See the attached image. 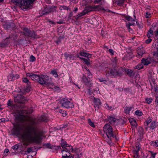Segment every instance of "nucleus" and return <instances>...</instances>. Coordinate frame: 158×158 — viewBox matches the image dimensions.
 I'll list each match as a JSON object with an SVG mask.
<instances>
[{
  "mask_svg": "<svg viewBox=\"0 0 158 158\" xmlns=\"http://www.w3.org/2000/svg\"><path fill=\"white\" fill-rule=\"evenodd\" d=\"M50 23H52V24H54V22H52V21H50Z\"/></svg>",
  "mask_w": 158,
  "mask_h": 158,
  "instance_id": "nucleus-60",
  "label": "nucleus"
},
{
  "mask_svg": "<svg viewBox=\"0 0 158 158\" xmlns=\"http://www.w3.org/2000/svg\"><path fill=\"white\" fill-rule=\"evenodd\" d=\"M104 106L106 108L111 110H112L116 108V107H115L114 106H109L107 103H105L104 104Z\"/></svg>",
  "mask_w": 158,
  "mask_h": 158,
  "instance_id": "nucleus-20",
  "label": "nucleus"
},
{
  "mask_svg": "<svg viewBox=\"0 0 158 158\" xmlns=\"http://www.w3.org/2000/svg\"><path fill=\"white\" fill-rule=\"evenodd\" d=\"M51 74L55 77L57 78L58 77V75L56 71L55 70H52L51 71Z\"/></svg>",
  "mask_w": 158,
  "mask_h": 158,
  "instance_id": "nucleus-24",
  "label": "nucleus"
},
{
  "mask_svg": "<svg viewBox=\"0 0 158 158\" xmlns=\"http://www.w3.org/2000/svg\"><path fill=\"white\" fill-rule=\"evenodd\" d=\"M152 40L151 39L149 38L145 41V42L147 44H149L151 42Z\"/></svg>",
  "mask_w": 158,
  "mask_h": 158,
  "instance_id": "nucleus-43",
  "label": "nucleus"
},
{
  "mask_svg": "<svg viewBox=\"0 0 158 158\" xmlns=\"http://www.w3.org/2000/svg\"><path fill=\"white\" fill-rule=\"evenodd\" d=\"M146 52L145 50L143 49L138 50L137 52V56L139 58H140L142 57V55L145 54Z\"/></svg>",
  "mask_w": 158,
  "mask_h": 158,
  "instance_id": "nucleus-14",
  "label": "nucleus"
},
{
  "mask_svg": "<svg viewBox=\"0 0 158 158\" xmlns=\"http://www.w3.org/2000/svg\"><path fill=\"white\" fill-rule=\"evenodd\" d=\"M147 103L148 104H150L153 101V99L151 98H147L145 99Z\"/></svg>",
  "mask_w": 158,
  "mask_h": 158,
  "instance_id": "nucleus-29",
  "label": "nucleus"
},
{
  "mask_svg": "<svg viewBox=\"0 0 158 158\" xmlns=\"http://www.w3.org/2000/svg\"><path fill=\"white\" fill-rule=\"evenodd\" d=\"M39 79L38 80V82L39 83L40 80H42V79H44L45 80H49V77L48 76L46 75H41L39 76Z\"/></svg>",
  "mask_w": 158,
  "mask_h": 158,
  "instance_id": "nucleus-21",
  "label": "nucleus"
},
{
  "mask_svg": "<svg viewBox=\"0 0 158 158\" xmlns=\"http://www.w3.org/2000/svg\"><path fill=\"white\" fill-rule=\"evenodd\" d=\"M68 145L67 144L65 143H64L62 144L61 146L65 150L69 152V153H70V152L73 151V147L71 146H68Z\"/></svg>",
  "mask_w": 158,
  "mask_h": 158,
  "instance_id": "nucleus-8",
  "label": "nucleus"
},
{
  "mask_svg": "<svg viewBox=\"0 0 158 158\" xmlns=\"http://www.w3.org/2000/svg\"><path fill=\"white\" fill-rule=\"evenodd\" d=\"M95 109L98 112V109L99 108V106L98 105H96L94 106Z\"/></svg>",
  "mask_w": 158,
  "mask_h": 158,
  "instance_id": "nucleus-50",
  "label": "nucleus"
},
{
  "mask_svg": "<svg viewBox=\"0 0 158 158\" xmlns=\"http://www.w3.org/2000/svg\"><path fill=\"white\" fill-rule=\"evenodd\" d=\"M30 61L32 62L34 61L35 58L33 56H31L30 57Z\"/></svg>",
  "mask_w": 158,
  "mask_h": 158,
  "instance_id": "nucleus-41",
  "label": "nucleus"
},
{
  "mask_svg": "<svg viewBox=\"0 0 158 158\" xmlns=\"http://www.w3.org/2000/svg\"><path fill=\"white\" fill-rule=\"evenodd\" d=\"M109 139H110V140L111 139V138H110H110H109ZM108 143L109 144H110V145L111 144V141L110 140H108Z\"/></svg>",
  "mask_w": 158,
  "mask_h": 158,
  "instance_id": "nucleus-56",
  "label": "nucleus"
},
{
  "mask_svg": "<svg viewBox=\"0 0 158 158\" xmlns=\"http://www.w3.org/2000/svg\"><path fill=\"white\" fill-rule=\"evenodd\" d=\"M78 10V9L77 8H75L74 9V11L75 12V13H76V12Z\"/></svg>",
  "mask_w": 158,
  "mask_h": 158,
  "instance_id": "nucleus-55",
  "label": "nucleus"
},
{
  "mask_svg": "<svg viewBox=\"0 0 158 158\" xmlns=\"http://www.w3.org/2000/svg\"><path fill=\"white\" fill-rule=\"evenodd\" d=\"M81 56L86 57L88 58L91 57V55L89 53H87L84 52H81L80 53Z\"/></svg>",
  "mask_w": 158,
  "mask_h": 158,
  "instance_id": "nucleus-18",
  "label": "nucleus"
},
{
  "mask_svg": "<svg viewBox=\"0 0 158 158\" xmlns=\"http://www.w3.org/2000/svg\"><path fill=\"white\" fill-rule=\"evenodd\" d=\"M103 10V9L101 7H99V11L100 10Z\"/></svg>",
  "mask_w": 158,
  "mask_h": 158,
  "instance_id": "nucleus-61",
  "label": "nucleus"
},
{
  "mask_svg": "<svg viewBox=\"0 0 158 158\" xmlns=\"http://www.w3.org/2000/svg\"><path fill=\"white\" fill-rule=\"evenodd\" d=\"M2 108L1 107V105H0V110H2Z\"/></svg>",
  "mask_w": 158,
  "mask_h": 158,
  "instance_id": "nucleus-63",
  "label": "nucleus"
},
{
  "mask_svg": "<svg viewBox=\"0 0 158 158\" xmlns=\"http://www.w3.org/2000/svg\"><path fill=\"white\" fill-rule=\"evenodd\" d=\"M87 75L88 77L89 78H91L92 77V74L89 71L87 70Z\"/></svg>",
  "mask_w": 158,
  "mask_h": 158,
  "instance_id": "nucleus-42",
  "label": "nucleus"
},
{
  "mask_svg": "<svg viewBox=\"0 0 158 158\" xmlns=\"http://www.w3.org/2000/svg\"><path fill=\"white\" fill-rule=\"evenodd\" d=\"M145 16L146 18H149L151 16V14L149 12H147L146 13Z\"/></svg>",
  "mask_w": 158,
  "mask_h": 158,
  "instance_id": "nucleus-40",
  "label": "nucleus"
},
{
  "mask_svg": "<svg viewBox=\"0 0 158 158\" xmlns=\"http://www.w3.org/2000/svg\"><path fill=\"white\" fill-rule=\"evenodd\" d=\"M60 103L62 106L66 108H72L73 107L74 105L67 98H62L60 100Z\"/></svg>",
  "mask_w": 158,
  "mask_h": 158,
  "instance_id": "nucleus-4",
  "label": "nucleus"
},
{
  "mask_svg": "<svg viewBox=\"0 0 158 158\" xmlns=\"http://www.w3.org/2000/svg\"><path fill=\"white\" fill-rule=\"evenodd\" d=\"M44 146L46 148H52L53 147V145L50 143L46 144L44 145Z\"/></svg>",
  "mask_w": 158,
  "mask_h": 158,
  "instance_id": "nucleus-34",
  "label": "nucleus"
},
{
  "mask_svg": "<svg viewBox=\"0 0 158 158\" xmlns=\"http://www.w3.org/2000/svg\"><path fill=\"white\" fill-rule=\"evenodd\" d=\"M131 53L130 54H129V56H128V59H129V58L132 57V56H131Z\"/></svg>",
  "mask_w": 158,
  "mask_h": 158,
  "instance_id": "nucleus-57",
  "label": "nucleus"
},
{
  "mask_svg": "<svg viewBox=\"0 0 158 158\" xmlns=\"http://www.w3.org/2000/svg\"><path fill=\"white\" fill-rule=\"evenodd\" d=\"M126 19L129 21V23L126 24V26L128 29H130V27L132 25H135L137 23L136 21L133 19L129 16H127L126 18Z\"/></svg>",
  "mask_w": 158,
  "mask_h": 158,
  "instance_id": "nucleus-6",
  "label": "nucleus"
},
{
  "mask_svg": "<svg viewBox=\"0 0 158 158\" xmlns=\"http://www.w3.org/2000/svg\"><path fill=\"white\" fill-rule=\"evenodd\" d=\"M86 8L89 12L91 11L98 10L99 9V6L98 5H97L93 6H88Z\"/></svg>",
  "mask_w": 158,
  "mask_h": 158,
  "instance_id": "nucleus-10",
  "label": "nucleus"
},
{
  "mask_svg": "<svg viewBox=\"0 0 158 158\" xmlns=\"http://www.w3.org/2000/svg\"><path fill=\"white\" fill-rule=\"evenodd\" d=\"M126 72L128 74H129L130 75H131L132 73H133V71L129 69H126L125 70Z\"/></svg>",
  "mask_w": 158,
  "mask_h": 158,
  "instance_id": "nucleus-35",
  "label": "nucleus"
},
{
  "mask_svg": "<svg viewBox=\"0 0 158 158\" xmlns=\"http://www.w3.org/2000/svg\"><path fill=\"white\" fill-rule=\"evenodd\" d=\"M82 80L85 83H88L89 82V80L88 78H87L85 76H84L82 77Z\"/></svg>",
  "mask_w": 158,
  "mask_h": 158,
  "instance_id": "nucleus-38",
  "label": "nucleus"
},
{
  "mask_svg": "<svg viewBox=\"0 0 158 158\" xmlns=\"http://www.w3.org/2000/svg\"><path fill=\"white\" fill-rule=\"evenodd\" d=\"M32 151V149L31 148H28L27 150V153H30Z\"/></svg>",
  "mask_w": 158,
  "mask_h": 158,
  "instance_id": "nucleus-47",
  "label": "nucleus"
},
{
  "mask_svg": "<svg viewBox=\"0 0 158 158\" xmlns=\"http://www.w3.org/2000/svg\"><path fill=\"white\" fill-rule=\"evenodd\" d=\"M104 132L108 138H111L113 136L112 128L109 124H106L103 128Z\"/></svg>",
  "mask_w": 158,
  "mask_h": 158,
  "instance_id": "nucleus-3",
  "label": "nucleus"
},
{
  "mask_svg": "<svg viewBox=\"0 0 158 158\" xmlns=\"http://www.w3.org/2000/svg\"><path fill=\"white\" fill-rule=\"evenodd\" d=\"M14 101L16 102L24 103L27 101V100L25 97L19 94L15 97Z\"/></svg>",
  "mask_w": 158,
  "mask_h": 158,
  "instance_id": "nucleus-5",
  "label": "nucleus"
},
{
  "mask_svg": "<svg viewBox=\"0 0 158 158\" xmlns=\"http://www.w3.org/2000/svg\"><path fill=\"white\" fill-rule=\"evenodd\" d=\"M135 114L138 116H142L143 114L141 111L139 110H137L135 112Z\"/></svg>",
  "mask_w": 158,
  "mask_h": 158,
  "instance_id": "nucleus-32",
  "label": "nucleus"
},
{
  "mask_svg": "<svg viewBox=\"0 0 158 158\" xmlns=\"http://www.w3.org/2000/svg\"><path fill=\"white\" fill-rule=\"evenodd\" d=\"M151 145L153 146L158 147V140H156L155 141H152L151 143Z\"/></svg>",
  "mask_w": 158,
  "mask_h": 158,
  "instance_id": "nucleus-25",
  "label": "nucleus"
},
{
  "mask_svg": "<svg viewBox=\"0 0 158 158\" xmlns=\"http://www.w3.org/2000/svg\"><path fill=\"white\" fill-rule=\"evenodd\" d=\"M12 148L13 149H16L18 148V146L17 145H15L13 146Z\"/></svg>",
  "mask_w": 158,
  "mask_h": 158,
  "instance_id": "nucleus-48",
  "label": "nucleus"
},
{
  "mask_svg": "<svg viewBox=\"0 0 158 158\" xmlns=\"http://www.w3.org/2000/svg\"><path fill=\"white\" fill-rule=\"evenodd\" d=\"M3 0H0V2H2Z\"/></svg>",
  "mask_w": 158,
  "mask_h": 158,
  "instance_id": "nucleus-64",
  "label": "nucleus"
},
{
  "mask_svg": "<svg viewBox=\"0 0 158 158\" xmlns=\"http://www.w3.org/2000/svg\"><path fill=\"white\" fill-rule=\"evenodd\" d=\"M129 120L130 123L133 126L136 127L137 126V123L136 121L134 119L130 118H129Z\"/></svg>",
  "mask_w": 158,
  "mask_h": 158,
  "instance_id": "nucleus-19",
  "label": "nucleus"
},
{
  "mask_svg": "<svg viewBox=\"0 0 158 158\" xmlns=\"http://www.w3.org/2000/svg\"><path fill=\"white\" fill-rule=\"evenodd\" d=\"M88 123L89 124V125L91 126V127H94V123L91 121V119H89L88 120Z\"/></svg>",
  "mask_w": 158,
  "mask_h": 158,
  "instance_id": "nucleus-37",
  "label": "nucleus"
},
{
  "mask_svg": "<svg viewBox=\"0 0 158 158\" xmlns=\"http://www.w3.org/2000/svg\"><path fill=\"white\" fill-rule=\"evenodd\" d=\"M64 56L66 59L69 60L70 61L71 60H74V56L65 53L64 54Z\"/></svg>",
  "mask_w": 158,
  "mask_h": 158,
  "instance_id": "nucleus-15",
  "label": "nucleus"
},
{
  "mask_svg": "<svg viewBox=\"0 0 158 158\" xmlns=\"http://www.w3.org/2000/svg\"><path fill=\"white\" fill-rule=\"evenodd\" d=\"M26 32L27 33V35H28L29 36H32V35L30 34V33H29V31L28 29H26Z\"/></svg>",
  "mask_w": 158,
  "mask_h": 158,
  "instance_id": "nucleus-49",
  "label": "nucleus"
},
{
  "mask_svg": "<svg viewBox=\"0 0 158 158\" xmlns=\"http://www.w3.org/2000/svg\"><path fill=\"white\" fill-rule=\"evenodd\" d=\"M94 3L95 4H98L99 3V0H95Z\"/></svg>",
  "mask_w": 158,
  "mask_h": 158,
  "instance_id": "nucleus-52",
  "label": "nucleus"
},
{
  "mask_svg": "<svg viewBox=\"0 0 158 158\" xmlns=\"http://www.w3.org/2000/svg\"><path fill=\"white\" fill-rule=\"evenodd\" d=\"M34 1L35 0H12L13 3L23 10L30 7Z\"/></svg>",
  "mask_w": 158,
  "mask_h": 158,
  "instance_id": "nucleus-2",
  "label": "nucleus"
},
{
  "mask_svg": "<svg viewBox=\"0 0 158 158\" xmlns=\"http://www.w3.org/2000/svg\"><path fill=\"white\" fill-rule=\"evenodd\" d=\"M9 152V149H5L4 150V153H8Z\"/></svg>",
  "mask_w": 158,
  "mask_h": 158,
  "instance_id": "nucleus-51",
  "label": "nucleus"
},
{
  "mask_svg": "<svg viewBox=\"0 0 158 158\" xmlns=\"http://www.w3.org/2000/svg\"><path fill=\"white\" fill-rule=\"evenodd\" d=\"M79 58L81 60H83L85 63L89 65L90 64L89 60H87L85 59L80 57H79Z\"/></svg>",
  "mask_w": 158,
  "mask_h": 158,
  "instance_id": "nucleus-27",
  "label": "nucleus"
},
{
  "mask_svg": "<svg viewBox=\"0 0 158 158\" xmlns=\"http://www.w3.org/2000/svg\"><path fill=\"white\" fill-rule=\"evenodd\" d=\"M62 157L63 158H66L68 157L70 155V153L69 152L65 150L64 149L62 151Z\"/></svg>",
  "mask_w": 158,
  "mask_h": 158,
  "instance_id": "nucleus-13",
  "label": "nucleus"
},
{
  "mask_svg": "<svg viewBox=\"0 0 158 158\" xmlns=\"http://www.w3.org/2000/svg\"><path fill=\"white\" fill-rule=\"evenodd\" d=\"M147 35L148 37L150 38L153 35V31L152 30H149L148 31Z\"/></svg>",
  "mask_w": 158,
  "mask_h": 158,
  "instance_id": "nucleus-26",
  "label": "nucleus"
},
{
  "mask_svg": "<svg viewBox=\"0 0 158 158\" xmlns=\"http://www.w3.org/2000/svg\"><path fill=\"white\" fill-rule=\"evenodd\" d=\"M153 55L156 57H158V51L154 52Z\"/></svg>",
  "mask_w": 158,
  "mask_h": 158,
  "instance_id": "nucleus-44",
  "label": "nucleus"
},
{
  "mask_svg": "<svg viewBox=\"0 0 158 158\" xmlns=\"http://www.w3.org/2000/svg\"><path fill=\"white\" fill-rule=\"evenodd\" d=\"M106 11H107V12H112V13H113V12H112L111 11H110V10H106Z\"/></svg>",
  "mask_w": 158,
  "mask_h": 158,
  "instance_id": "nucleus-58",
  "label": "nucleus"
},
{
  "mask_svg": "<svg viewBox=\"0 0 158 158\" xmlns=\"http://www.w3.org/2000/svg\"><path fill=\"white\" fill-rule=\"evenodd\" d=\"M108 120L110 123L111 124H113L117 121L118 119L113 117L110 116L108 118Z\"/></svg>",
  "mask_w": 158,
  "mask_h": 158,
  "instance_id": "nucleus-16",
  "label": "nucleus"
},
{
  "mask_svg": "<svg viewBox=\"0 0 158 158\" xmlns=\"http://www.w3.org/2000/svg\"><path fill=\"white\" fill-rule=\"evenodd\" d=\"M26 76L30 77L33 80L38 81L39 79L40 76L36 74H33L32 73H26Z\"/></svg>",
  "mask_w": 158,
  "mask_h": 158,
  "instance_id": "nucleus-7",
  "label": "nucleus"
},
{
  "mask_svg": "<svg viewBox=\"0 0 158 158\" xmlns=\"http://www.w3.org/2000/svg\"><path fill=\"white\" fill-rule=\"evenodd\" d=\"M125 0H114V2L119 6H121Z\"/></svg>",
  "mask_w": 158,
  "mask_h": 158,
  "instance_id": "nucleus-22",
  "label": "nucleus"
},
{
  "mask_svg": "<svg viewBox=\"0 0 158 158\" xmlns=\"http://www.w3.org/2000/svg\"><path fill=\"white\" fill-rule=\"evenodd\" d=\"M88 12V11L86 7L85 9L81 13L76 15V16L75 17V18L76 19H78L80 17L85 15Z\"/></svg>",
  "mask_w": 158,
  "mask_h": 158,
  "instance_id": "nucleus-12",
  "label": "nucleus"
},
{
  "mask_svg": "<svg viewBox=\"0 0 158 158\" xmlns=\"http://www.w3.org/2000/svg\"><path fill=\"white\" fill-rule=\"evenodd\" d=\"M152 60V58H148L147 59H143L142 60V63L145 65H147L150 64Z\"/></svg>",
  "mask_w": 158,
  "mask_h": 158,
  "instance_id": "nucleus-11",
  "label": "nucleus"
},
{
  "mask_svg": "<svg viewBox=\"0 0 158 158\" xmlns=\"http://www.w3.org/2000/svg\"><path fill=\"white\" fill-rule=\"evenodd\" d=\"M143 68V65L142 64H139L135 67V69H137L139 70Z\"/></svg>",
  "mask_w": 158,
  "mask_h": 158,
  "instance_id": "nucleus-31",
  "label": "nucleus"
},
{
  "mask_svg": "<svg viewBox=\"0 0 158 158\" xmlns=\"http://www.w3.org/2000/svg\"><path fill=\"white\" fill-rule=\"evenodd\" d=\"M67 115V114L66 113H65V114H63V116H66V115Z\"/></svg>",
  "mask_w": 158,
  "mask_h": 158,
  "instance_id": "nucleus-59",
  "label": "nucleus"
},
{
  "mask_svg": "<svg viewBox=\"0 0 158 158\" xmlns=\"http://www.w3.org/2000/svg\"><path fill=\"white\" fill-rule=\"evenodd\" d=\"M110 74L111 75L115 77L119 75V73L115 69H112L110 71Z\"/></svg>",
  "mask_w": 158,
  "mask_h": 158,
  "instance_id": "nucleus-17",
  "label": "nucleus"
},
{
  "mask_svg": "<svg viewBox=\"0 0 158 158\" xmlns=\"http://www.w3.org/2000/svg\"><path fill=\"white\" fill-rule=\"evenodd\" d=\"M132 109V107H126L124 108V112L126 114H128Z\"/></svg>",
  "mask_w": 158,
  "mask_h": 158,
  "instance_id": "nucleus-23",
  "label": "nucleus"
},
{
  "mask_svg": "<svg viewBox=\"0 0 158 158\" xmlns=\"http://www.w3.org/2000/svg\"><path fill=\"white\" fill-rule=\"evenodd\" d=\"M156 99L155 100V102L157 104H158V96L157 97H156Z\"/></svg>",
  "mask_w": 158,
  "mask_h": 158,
  "instance_id": "nucleus-53",
  "label": "nucleus"
},
{
  "mask_svg": "<svg viewBox=\"0 0 158 158\" xmlns=\"http://www.w3.org/2000/svg\"><path fill=\"white\" fill-rule=\"evenodd\" d=\"M152 119L151 118H149V119H148L145 123V124H146L147 126H148L150 123L152 122Z\"/></svg>",
  "mask_w": 158,
  "mask_h": 158,
  "instance_id": "nucleus-36",
  "label": "nucleus"
},
{
  "mask_svg": "<svg viewBox=\"0 0 158 158\" xmlns=\"http://www.w3.org/2000/svg\"><path fill=\"white\" fill-rule=\"evenodd\" d=\"M150 127L152 129H153L156 127V123L155 122H152L150 124Z\"/></svg>",
  "mask_w": 158,
  "mask_h": 158,
  "instance_id": "nucleus-30",
  "label": "nucleus"
},
{
  "mask_svg": "<svg viewBox=\"0 0 158 158\" xmlns=\"http://www.w3.org/2000/svg\"><path fill=\"white\" fill-rule=\"evenodd\" d=\"M150 152L151 153V156L150 158H155L156 153L151 151H150Z\"/></svg>",
  "mask_w": 158,
  "mask_h": 158,
  "instance_id": "nucleus-33",
  "label": "nucleus"
},
{
  "mask_svg": "<svg viewBox=\"0 0 158 158\" xmlns=\"http://www.w3.org/2000/svg\"><path fill=\"white\" fill-rule=\"evenodd\" d=\"M25 119L28 122V126L25 130L22 126L16 124L14 125L13 132L15 134L20 135L24 141L39 143L40 138L37 131L36 127L34 126L36 123L35 120L31 117L25 118L24 115H21V120H23Z\"/></svg>",
  "mask_w": 158,
  "mask_h": 158,
  "instance_id": "nucleus-1",
  "label": "nucleus"
},
{
  "mask_svg": "<svg viewBox=\"0 0 158 158\" xmlns=\"http://www.w3.org/2000/svg\"><path fill=\"white\" fill-rule=\"evenodd\" d=\"M1 122L4 123V122H5L6 121H8L9 120L8 119L6 120L5 118H2L1 119Z\"/></svg>",
  "mask_w": 158,
  "mask_h": 158,
  "instance_id": "nucleus-45",
  "label": "nucleus"
},
{
  "mask_svg": "<svg viewBox=\"0 0 158 158\" xmlns=\"http://www.w3.org/2000/svg\"><path fill=\"white\" fill-rule=\"evenodd\" d=\"M109 52L111 55H113L114 54V51L112 49H109Z\"/></svg>",
  "mask_w": 158,
  "mask_h": 158,
  "instance_id": "nucleus-46",
  "label": "nucleus"
},
{
  "mask_svg": "<svg viewBox=\"0 0 158 158\" xmlns=\"http://www.w3.org/2000/svg\"><path fill=\"white\" fill-rule=\"evenodd\" d=\"M42 80H40L39 81V83L41 85L46 84L48 82V80H45L44 79H42Z\"/></svg>",
  "mask_w": 158,
  "mask_h": 158,
  "instance_id": "nucleus-28",
  "label": "nucleus"
},
{
  "mask_svg": "<svg viewBox=\"0 0 158 158\" xmlns=\"http://www.w3.org/2000/svg\"><path fill=\"white\" fill-rule=\"evenodd\" d=\"M23 81L25 83H27V84H29L30 82L28 79L26 78H24L23 79Z\"/></svg>",
  "mask_w": 158,
  "mask_h": 158,
  "instance_id": "nucleus-39",
  "label": "nucleus"
},
{
  "mask_svg": "<svg viewBox=\"0 0 158 158\" xmlns=\"http://www.w3.org/2000/svg\"><path fill=\"white\" fill-rule=\"evenodd\" d=\"M41 120L42 121H45V119H41Z\"/></svg>",
  "mask_w": 158,
  "mask_h": 158,
  "instance_id": "nucleus-62",
  "label": "nucleus"
},
{
  "mask_svg": "<svg viewBox=\"0 0 158 158\" xmlns=\"http://www.w3.org/2000/svg\"><path fill=\"white\" fill-rule=\"evenodd\" d=\"M19 77V76L18 75L16 74L14 76L13 74H10L8 76L7 79L8 81H12Z\"/></svg>",
  "mask_w": 158,
  "mask_h": 158,
  "instance_id": "nucleus-9",
  "label": "nucleus"
},
{
  "mask_svg": "<svg viewBox=\"0 0 158 158\" xmlns=\"http://www.w3.org/2000/svg\"><path fill=\"white\" fill-rule=\"evenodd\" d=\"M154 34L156 36H157L158 35V31L155 32Z\"/></svg>",
  "mask_w": 158,
  "mask_h": 158,
  "instance_id": "nucleus-54",
  "label": "nucleus"
}]
</instances>
